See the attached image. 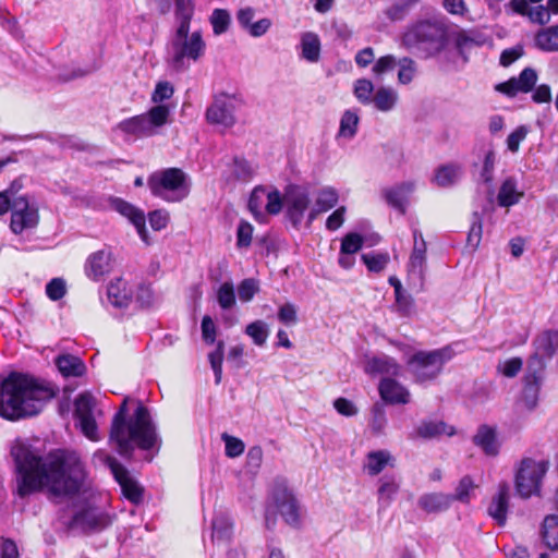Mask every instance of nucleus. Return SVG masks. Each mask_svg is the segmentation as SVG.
Returning <instances> with one entry per match:
<instances>
[{"label": "nucleus", "instance_id": "31", "mask_svg": "<svg viewBox=\"0 0 558 558\" xmlns=\"http://www.w3.org/2000/svg\"><path fill=\"white\" fill-rule=\"evenodd\" d=\"M56 365L65 377H80L86 371L84 362L78 356L72 354L59 355L56 359Z\"/></svg>", "mask_w": 558, "mask_h": 558}, {"label": "nucleus", "instance_id": "20", "mask_svg": "<svg viewBox=\"0 0 558 558\" xmlns=\"http://www.w3.org/2000/svg\"><path fill=\"white\" fill-rule=\"evenodd\" d=\"M364 371L369 375L398 376L401 366L391 356L379 354L366 359Z\"/></svg>", "mask_w": 558, "mask_h": 558}, {"label": "nucleus", "instance_id": "29", "mask_svg": "<svg viewBox=\"0 0 558 558\" xmlns=\"http://www.w3.org/2000/svg\"><path fill=\"white\" fill-rule=\"evenodd\" d=\"M338 198L339 197L336 190L331 187L323 189L316 197L314 208H312L308 213V223H312L320 213L328 211L335 207L338 203Z\"/></svg>", "mask_w": 558, "mask_h": 558}, {"label": "nucleus", "instance_id": "26", "mask_svg": "<svg viewBox=\"0 0 558 558\" xmlns=\"http://www.w3.org/2000/svg\"><path fill=\"white\" fill-rule=\"evenodd\" d=\"M523 196L524 193L518 190V182L515 178L508 177L499 187L497 202L501 207H510L518 204Z\"/></svg>", "mask_w": 558, "mask_h": 558}, {"label": "nucleus", "instance_id": "8", "mask_svg": "<svg viewBox=\"0 0 558 558\" xmlns=\"http://www.w3.org/2000/svg\"><path fill=\"white\" fill-rule=\"evenodd\" d=\"M452 356L453 351L450 347L433 351H418L409 359L408 367L415 381L424 383L435 379L445 363Z\"/></svg>", "mask_w": 558, "mask_h": 558}, {"label": "nucleus", "instance_id": "54", "mask_svg": "<svg viewBox=\"0 0 558 558\" xmlns=\"http://www.w3.org/2000/svg\"><path fill=\"white\" fill-rule=\"evenodd\" d=\"M267 189L263 186H257L253 190L250 199H248V209L255 216H262V208L264 203L266 202Z\"/></svg>", "mask_w": 558, "mask_h": 558}, {"label": "nucleus", "instance_id": "2", "mask_svg": "<svg viewBox=\"0 0 558 558\" xmlns=\"http://www.w3.org/2000/svg\"><path fill=\"white\" fill-rule=\"evenodd\" d=\"M53 396L34 377L12 372L0 385V416L12 422L36 416Z\"/></svg>", "mask_w": 558, "mask_h": 558}, {"label": "nucleus", "instance_id": "52", "mask_svg": "<svg viewBox=\"0 0 558 558\" xmlns=\"http://www.w3.org/2000/svg\"><path fill=\"white\" fill-rule=\"evenodd\" d=\"M223 349H225L223 341H218L216 350L208 354V359H209L211 368L215 373V381L217 385L221 381V376H222Z\"/></svg>", "mask_w": 558, "mask_h": 558}, {"label": "nucleus", "instance_id": "58", "mask_svg": "<svg viewBox=\"0 0 558 558\" xmlns=\"http://www.w3.org/2000/svg\"><path fill=\"white\" fill-rule=\"evenodd\" d=\"M221 438L226 445V456L227 457L236 458L244 452L245 446L241 439L230 436L227 433H223L221 435Z\"/></svg>", "mask_w": 558, "mask_h": 558}, {"label": "nucleus", "instance_id": "23", "mask_svg": "<svg viewBox=\"0 0 558 558\" xmlns=\"http://www.w3.org/2000/svg\"><path fill=\"white\" fill-rule=\"evenodd\" d=\"M110 254L105 250L97 251L89 255L85 264V272L88 278L98 280L109 271Z\"/></svg>", "mask_w": 558, "mask_h": 558}, {"label": "nucleus", "instance_id": "11", "mask_svg": "<svg viewBox=\"0 0 558 558\" xmlns=\"http://www.w3.org/2000/svg\"><path fill=\"white\" fill-rule=\"evenodd\" d=\"M93 461L95 464L109 468L116 481L120 484L124 496L134 504L140 502V487L131 481L128 470L116 458L104 450H98L94 453Z\"/></svg>", "mask_w": 558, "mask_h": 558}, {"label": "nucleus", "instance_id": "61", "mask_svg": "<svg viewBox=\"0 0 558 558\" xmlns=\"http://www.w3.org/2000/svg\"><path fill=\"white\" fill-rule=\"evenodd\" d=\"M232 172L235 179L247 181L253 175V170L250 163L241 158H234L232 163Z\"/></svg>", "mask_w": 558, "mask_h": 558}, {"label": "nucleus", "instance_id": "10", "mask_svg": "<svg viewBox=\"0 0 558 558\" xmlns=\"http://www.w3.org/2000/svg\"><path fill=\"white\" fill-rule=\"evenodd\" d=\"M240 104L241 99L235 95L227 93L215 95L211 105L206 110V119L211 124L230 129L236 122L234 112Z\"/></svg>", "mask_w": 558, "mask_h": 558}, {"label": "nucleus", "instance_id": "55", "mask_svg": "<svg viewBox=\"0 0 558 558\" xmlns=\"http://www.w3.org/2000/svg\"><path fill=\"white\" fill-rule=\"evenodd\" d=\"M363 246V236L359 233H348L341 242L340 254L353 255L359 252Z\"/></svg>", "mask_w": 558, "mask_h": 558}, {"label": "nucleus", "instance_id": "18", "mask_svg": "<svg viewBox=\"0 0 558 558\" xmlns=\"http://www.w3.org/2000/svg\"><path fill=\"white\" fill-rule=\"evenodd\" d=\"M537 81L535 70L525 68L518 77L501 83L497 89L508 96H515L518 93H529L533 89Z\"/></svg>", "mask_w": 558, "mask_h": 558}, {"label": "nucleus", "instance_id": "60", "mask_svg": "<svg viewBox=\"0 0 558 558\" xmlns=\"http://www.w3.org/2000/svg\"><path fill=\"white\" fill-rule=\"evenodd\" d=\"M483 233L482 218L477 213L473 214L472 225L468 234L469 246L476 248L481 242Z\"/></svg>", "mask_w": 558, "mask_h": 558}, {"label": "nucleus", "instance_id": "15", "mask_svg": "<svg viewBox=\"0 0 558 558\" xmlns=\"http://www.w3.org/2000/svg\"><path fill=\"white\" fill-rule=\"evenodd\" d=\"M160 446L161 438L156 432L148 409L142 405V461L150 462L159 452Z\"/></svg>", "mask_w": 558, "mask_h": 558}, {"label": "nucleus", "instance_id": "9", "mask_svg": "<svg viewBox=\"0 0 558 558\" xmlns=\"http://www.w3.org/2000/svg\"><path fill=\"white\" fill-rule=\"evenodd\" d=\"M547 469L548 463L544 460L537 461L532 458L521 460L514 476L515 489L520 497L526 499L539 494Z\"/></svg>", "mask_w": 558, "mask_h": 558}, {"label": "nucleus", "instance_id": "40", "mask_svg": "<svg viewBox=\"0 0 558 558\" xmlns=\"http://www.w3.org/2000/svg\"><path fill=\"white\" fill-rule=\"evenodd\" d=\"M122 283L121 279H117L116 282H110L107 289L109 302L119 308L126 307L130 303V296L124 289H121Z\"/></svg>", "mask_w": 558, "mask_h": 558}, {"label": "nucleus", "instance_id": "48", "mask_svg": "<svg viewBox=\"0 0 558 558\" xmlns=\"http://www.w3.org/2000/svg\"><path fill=\"white\" fill-rule=\"evenodd\" d=\"M116 131L121 132L126 142L136 141L140 135V116L120 122Z\"/></svg>", "mask_w": 558, "mask_h": 558}, {"label": "nucleus", "instance_id": "38", "mask_svg": "<svg viewBox=\"0 0 558 558\" xmlns=\"http://www.w3.org/2000/svg\"><path fill=\"white\" fill-rule=\"evenodd\" d=\"M535 44L544 51L558 50V25L538 32L535 36Z\"/></svg>", "mask_w": 558, "mask_h": 558}, {"label": "nucleus", "instance_id": "46", "mask_svg": "<svg viewBox=\"0 0 558 558\" xmlns=\"http://www.w3.org/2000/svg\"><path fill=\"white\" fill-rule=\"evenodd\" d=\"M397 64L399 65L398 82L402 85L410 84L417 72V65L411 58L404 57L400 59Z\"/></svg>", "mask_w": 558, "mask_h": 558}, {"label": "nucleus", "instance_id": "22", "mask_svg": "<svg viewBox=\"0 0 558 558\" xmlns=\"http://www.w3.org/2000/svg\"><path fill=\"white\" fill-rule=\"evenodd\" d=\"M509 497V485L507 483H501L498 486L496 496L493 497L492 502L488 506V514L497 522L498 525H504L507 521Z\"/></svg>", "mask_w": 558, "mask_h": 558}, {"label": "nucleus", "instance_id": "37", "mask_svg": "<svg viewBox=\"0 0 558 558\" xmlns=\"http://www.w3.org/2000/svg\"><path fill=\"white\" fill-rule=\"evenodd\" d=\"M378 502L380 507H388L397 493L400 484L393 476H385L379 480Z\"/></svg>", "mask_w": 558, "mask_h": 558}, {"label": "nucleus", "instance_id": "30", "mask_svg": "<svg viewBox=\"0 0 558 558\" xmlns=\"http://www.w3.org/2000/svg\"><path fill=\"white\" fill-rule=\"evenodd\" d=\"M534 348L537 354L551 359L558 350V330L549 329L541 332L534 340Z\"/></svg>", "mask_w": 558, "mask_h": 558}, {"label": "nucleus", "instance_id": "64", "mask_svg": "<svg viewBox=\"0 0 558 558\" xmlns=\"http://www.w3.org/2000/svg\"><path fill=\"white\" fill-rule=\"evenodd\" d=\"M523 365L520 357H511L498 365V371L506 377L512 378L518 375Z\"/></svg>", "mask_w": 558, "mask_h": 558}, {"label": "nucleus", "instance_id": "6", "mask_svg": "<svg viewBox=\"0 0 558 558\" xmlns=\"http://www.w3.org/2000/svg\"><path fill=\"white\" fill-rule=\"evenodd\" d=\"M151 194L168 203H179L191 192V179L180 168H167L155 171L147 179Z\"/></svg>", "mask_w": 558, "mask_h": 558}, {"label": "nucleus", "instance_id": "5", "mask_svg": "<svg viewBox=\"0 0 558 558\" xmlns=\"http://www.w3.org/2000/svg\"><path fill=\"white\" fill-rule=\"evenodd\" d=\"M129 398H124L112 417L109 439L121 456H130L140 446V401L129 415Z\"/></svg>", "mask_w": 558, "mask_h": 558}, {"label": "nucleus", "instance_id": "39", "mask_svg": "<svg viewBox=\"0 0 558 558\" xmlns=\"http://www.w3.org/2000/svg\"><path fill=\"white\" fill-rule=\"evenodd\" d=\"M418 0H393L392 3L386 9L385 14L391 21L403 20Z\"/></svg>", "mask_w": 558, "mask_h": 558}, {"label": "nucleus", "instance_id": "1", "mask_svg": "<svg viewBox=\"0 0 558 558\" xmlns=\"http://www.w3.org/2000/svg\"><path fill=\"white\" fill-rule=\"evenodd\" d=\"M10 453L17 473L16 492L22 498L44 489L54 497L74 496L84 484V464L74 451L57 449L40 456L28 442L15 439Z\"/></svg>", "mask_w": 558, "mask_h": 558}, {"label": "nucleus", "instance_id": "62", "mask_svg": "<svg viewBox=\"0 0 558 558\" xmlns=\"http://www.w3.org/2000/svg\"><path fill=\"white\" fill-rule=\"evenodd\" d=\"M173 93V86L169 82H159L151 95V101L156 105H162L161 102L170 99Z\"/></svg>", "mask_w": 558, "mask_h": 558}, {"label": "nucleus", "instance_id": "53", "mask_svg": "<svg viewBox=\"0 0 558 558\" xmlns=\"http://www.w3.org/2000/svg\"><path fill=\"white\" fill-rule=\"evenodd\" d=\"M362 260L364 262L369 271L379 272L388 264L389 255L387 253L363 254Z\"/></svg>", "mask_w": 558, "mask_h": 558}, {"label": "nucleus", "instance_id": "59", "mask_svg": "<svg viewBox=\"0 0 558 558\" xmlns=\"http://www.w3.org/2000/svg\"><path fill=\"white\" fill-rule=\"evenodd\" d=\"M397 65V60L392 54L380 57L373 65L372 72L380 78L385 73L390 72Z\"/></svg>", "mask_w": 558, "mask_h": 558}, {"label": "nucleus", "instance_id": "4", "mask_svg": "<svg viewBox=\"0 0 558 558\" xmlns=\"http://www.w3.org/2000/svg\"><path fill=\"white\" fill-rule=\"evenodd\" d=\"M401 43L409 50L423 52L426 57H434L446 46L447 31L445 25L438 21L421 20L407 27Z\"/></svg>", "mask_w": 558, "mask_h": 558}, {"label": "nucleus", "instance_id": "51", "mask_svg": "<svg viewBox=\"0 0 558 558\" xmlns=\"http://www.w3.org/2000/svg\"><path fill=\"white\" fill-rule=\"evenodd\" d=\"M170 219V213L165 208L155 209L147 214L148 223L154 231L165 230Z\"/></svg>", "mask_w": 558, "mask_h": 558}, {"label": "nucleus", "instance_id": "50", "mask_svg": "<svg viewBox=\"0 0 558 558\" xmlns=\"http://www.w3.org/2000/svg\"><path fill=\"white\" fill-rule=\"evenodd\" d=\"M426 260V243L422 240L421 245L413 247L412 254L410 256V271L417 272L420 275L423 274V269Z\"/></svg>", "mask_w": 558, "mask_h": 558}, {"label": "nucleus", "instance_id": "44", "mask_svg": "<svg viewBox=\"0 0 558 558\" xmlns=\"http://www.w3.org/2000/svg\"><path fill=\"white\" fill-rule=\"evenodd\" d=\"M548 360L547 357L537 354V352L534 351L533 355L527 361V367H526V374L524 376V380H539L542 381V373L545 368V361Z\"/></svg>", "mask_w": 558, "mask_h": 558}, {"label": "nucleus", "instance_id": "12", "mask_svg": "<svg viewBox=\"0 0 558 558\" xmlns=\"http://www.w3.org/2000/svg\"><path fill=\"white\" fill-rule=\"evenodd\" d=\"M38 221L39 215L36 206L31 205L25 196L13 198L10 223L13 233L20 234L24 230L33 229L38 225Z\"/></svg>", "mask_w": 558, "mask_h": 558}, {"label": "nucleus", "instance_id": "36", "mask_svg": "<svg viewBox=\"0 0 558 558\" xmlns=\"http://www.w3.org/2000/svg\"><path fill=\"white\" fill-rule=\"evenodd\" d=\"M398 101V93L391 87H379L374 96L372 102L379 111L387 112L395 108Z\"/></svg>", "mask_w": 558, "mask_h": 558}, {"label": "nucleus", "instance_id": "49", "mask_svg": "<svg viewBox=\"0 0 558 558\" xmlns=\"http://www.w3.org/2000/svg\"><path fill=\"white\" fill-rule=\"evenodd\" d=\"M230 14L225 9H215L210 16V23L215 35L226 33L230 25Z\"/></svg>", "mask_w": 558, "mask_h": 558}, {"label": "nucleus", "instance_id": "19", "mask_svg": "<svg viewBox=\"0 0 558 558\" xmlns=\"http://www.w3.org/2000/svg\"><path fill=\"white\" fill-rule=\"evenodd\" d=\"M378 389L381 399L388 403L407 404L410 402L409 390L393 378H383Z\"/></svg>", "mask_w": 558, "mask_h": 558}, {"label": "nucleus", "instance_id": "34", "mask_svg": "<svg viewBox=\"0 0 558 558\" xmlns=\"http://www.w3.org/2000/svg\"><path fill=\"white\" fill-rule=\"evenodd\" d=\"M541 535L544 544L551 550L558 549V515L549 514L545 517Z\"/></svg>", "mask_w": 558, "mask_h": 558}, {"label": "nucleus", "instance_id": "16", "mask_svg": "<svg viewBox=\"0 0 558 558\" xmlns=\"http://www.w3.org/2000/svg\"><path fill=\"white\" fill-rule=\"evenodd\" d=\"M170 123V108L168 105H155L145 114H142V137L160 134L161 129Z\"/></svg>", "mask_w": 558, "mask_h": 558}, {"label": "nucleus", "instance_id": "57", "mask_svg": "<svg viewBox=\"0 0 558 558\" xmlns=\"http://www.w3.org/2000/svg\"><path fill=\"white\" fill-rule=\"evenodd\" d=\"M66 293V283L62 278H53L46 286V294L51 301L61 300Z\"/></svg>", "mask_w": 558, "mask_h": 558}, {"label": "nucleus", "instance_id": "24", "mask_svg": "<svg viewBox=\"0 0 558 558\" xmlns=\"http://www.w3.org/2000/svg\"><path fill=\"white\" fill-rule=\"evenodd\" d=\"M452 501L453 497L449 494L429 493L422 495L417 500V505L427 513H436L447 510Z\"/></svg>", "mask_w": 558, "mask_h": 558}, {"label": "nucleus", "instance_id": "3", "mask_svg": "<svg viewBox=\"0 0 558 558\" xmlns=\"http://www.w3.org/2000/svg\"><path fill=\"white\" fill-rule=\"evenodd\" d=\"M194 0H174V33L170 40L171 64L178 70H186L190 62H197L206 50L202 33H190L194 15Z\"/></svg>", "mask_w": 558, "mask_h": 558}, {"label": "nucleus", "instance_id": "17", "mask_svg": "<svg viewBox=\"0 0 558 558\" xmlns=\"http://www.w3.org/2000/svg\"><path fill=\"white\" fill-rule=\"evenodd\" d=\"M274 500L284 521L290 525H296L300 521V507L292 492L278 486L274 492Z\"/></svg>", "mask_w": 558, "mask_h": 558}, {"label": "nucleus", "instance_id": "63", "mask_svg": "<svg viewBox=\"0 0 558 558\" xmlns=\"http://www.w3.org/2000/svg\"><path fill=\"white\" fill-rule=\"evenodd\" d=\"M284 203V198L282 199L279 191L277 190H267L266 204L265 208L268 214L277 215L281 211L282 205Z\"/></svg>", "mask_w": 558, "mask_h": 558}, {"label": "nucleus", "instance_id": "32", "mask_svg": "<svg viewBox=\"0 0 558 558\" xmlns=\"http://www.w3.org/2000/svg\"><path fill=\"white\" fill-rule=\"evenodd\" d=\"M413 182H403L392 189L385 192V198L392 207L400 209L404 213V206L407 203V196L414 191Z\"/></svg>", "mask_w": 558, "mask_h": 558}, {"label": "nucleus", "instance_id": "7", "mask_svg": "<svg viewBox=\"0 0 558 558\" xmlns=\"http://www.w3.org/2000/svg\"><path fill=\"white\" fill-rule=\"evenodd\" d=\"M66 532L75 535L98 533L111 524L110 515L90 504L75 506L72 515L64 520L60 517Z\"/></svg>", "mask_w": 558, "mask_h": 558}, {"label": "nucleus", "instance_id": "21", "mask_svg": "<svg viewBox=\"0 0 558 558\" xmlns=\"http://www.w3.org/2000/svg\"><path fill=\"white\" fill-rule=\"evenodd\" d=\"M454 428L440 420H424L411 434V438L433 439L442 435L452 436Z\"/></svg>", "mask_w": 558, "mask_h": 558}, {"label": "nucleus", "instance_id": "25", "mask_svg": "<svg viewBox=\"0 0 558 558\" xmlns=\"http://www.w3.org/2000/svg\"><path fill=\"white\" fill-rule=\"evenodd\" d=\"M462 172L459 163L441 165L435 170L433 182L439 187H450L460 180Z\"/></svg>", "mask_w": 558, "mask_h": 558}, {"label": "nucleus", "instance_id": "56", "mask_svg": "<svg viewBox=\"0 0 558 558\" xmlns=\"http://www.w3.org/2000/svg\"><path fill=\"white\" fill-rule=\"evenodd\" d=\"M217 301L223 310H229L235 304L234 288L231 282H225L219 287Z\"/></svg>", "mask_w": 558, "mask_h": 558}, {"label": "nucleus", "instance_id": "28", "mask_svg": "<svg viewBox=\"0 0 558 558\" xmlns=\"http://www.w3.org/2000/svg\"><path fill=\"white\" fill-rule=\"evenodd\" d=\"M301 56L308 62L315 63L320 58L322 43L319 36L314 32H304L300 38Z\"/></svg>", "mask_w": 558, "mask_h": 558}, {"label": "nucleus", "instance_id": "33", "mask_svg": "<svg viewBox=\"0 0 558 558\" xmlns=\"http://www.w3.org/2000/svg\"><path fill=\"white\" fill-rule=\"evenodd\" d=\"M393 458L386 450L372 451L366 457L364 469L372 476L379 474L388 464H392Z\"/></svg>", "mask_w": 558, "mask_h": 558}, {"label": "nucleus", "instance_id": "42", "mask_svg": "<svg viewBox=\"0 0 558 558\" xmlns=\"http://www.w3.org/2000/svg\"><path fill=\"white\" fill-rule=\"evenodd\" d=\"M245 333L257 347H263L268 338L269 329L264 320H255L245 327Z\"/></svg>", "mask_w": 558, "mask_h": 558}, {"label": "nucleus", "instance_id": "41", "mask_svg": "<svg viewBox=\"0 0 558 558\" xmlns=\"http://www.w3.org/2000/svg\"><path fill=\"white\" fill-rule=\"evenodd\" d=\"M539 380H524L521 400L527 410H534L538 403V395L541 389Z\"/></svg>", "mask_w": 558, "mask_h": 558}, {"label": "nucleus", "instance_id": "45", "mask_svg": "<svg viewBox=\"0 0 558 558\" xmlns=\"http://www.w3.org/2000/svg\"><path fill=\"white\" fill-rule=\"evenodd\" d=\"M359 120V116L355 112L351 110L344 111L340 120L339 136L352 138L356 134Z\"/></svg>", "mask_w": 558, "mask_h": 558}, {"label": "nucleus", "instance_id": "35", "mask_svg": "<svg viewBox=\"0 0 558 558\" xmlns=\"http://www.w3.org/2000/svg\"><path fill=\"white\" fill-rule=\"evenodd\" d=\"M109 205L121 216L128 218L140 234V210L134 205L119 197H109Z\"/></svg>", "mask_w": 558, "mask_h": 558}, {"label": "nucleus", "instance_id": "27", "mask_svg": "<svg viewBox=\"0 0 558 558\" xmlns=\"http://www.w3.org/2000/svg\"><path fill=\"white\" fill-rule=\"evenodd\" d=\"M473 441L487 456H497L499 451L496 432L487 425H483L477 429V433L473 437Z\"/></svg>", "mask_w": 558, "mask_h": 558}, {"label": "nucleus", "instance_id": "43", "mask_svg": "<svg viewBox=\"0 0 558 558\" xmlns=\"http://www.w3.org/2000/svg\"><path fill=\"white\" fill-rule=\"evenodd\" d=\"M353 94L362 105H369L374 96V84L368 78H359L354 82Z\"/></svg>", "mask_w": 558, "mask_h": 558}, {"label": "nucleus", "instance_id": "47", "mask_svg": "<svg viewBox=\"0 0 558 558\" xmlns=\"http://www.w3.org/2000/svg\"><path fill=\"white\" fill-rule=\"evenodd\" d=\"M476 485L474 484V481L471 478V476L465 475L460 480L458 486L456 487L454 494L451 495V497H453V500L466 504L471 500Z\"/></svg>", "mask_w": 558, "mask_h": 558}, {"label": "nucleus", "instance_id": "14", "mask_svg": "<svg viewBox=\"0 0 558 558\" xmlns=\"http://www.w3.org/2000/svg\"><path fill=\"white\" fill-rule=\"evenodd\" d=\"M311 203L308 192L300 186H291L284 194L287 216L294 227H298Z\"/></svg>", "mask_w": 558, "mask_h": 558}, {"label": "nucleus", "instance_id": "13", "mask_svg": "<svg viewBox=\"0 0 558 558\" xmlns=\"http://www.w3.org/2000/svg\"><path fill=\"white\" fill-rule=\"evenodd\" d=\"M94 408V397L89 393H81L75 400L74 416L78 421L82 433L90 440H98Z\"/></svg>", "mask_w": 558, "mask_h": 558}]
</instances>
